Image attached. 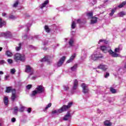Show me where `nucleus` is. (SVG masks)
Wrapping results in <instances>:
<instances>
[{
	"label": "nucleus",
	"mask_w": 126,
	"mask_h": 126,
	"mask_svg": "<svg viewBox=\"0 0 126 126\" xmlns=\"http://www.w3.org/2000/svg\"><path fill=\"white\" fill-rule=\"evenodd\" d=\"M117 8H118V7H115L114 9H112L111 10V12L109 14L110 16H113V15H114V13L116 12V10H117Z\"/></svg>",
	"instance_id": "24"
},
{
	"label": "nucleus",
	"mask_w": 126,
	"mask_h": 126,
	"mask_svg": "<svg viewBox=\"0 0 126 126\" xmlns=\"http://www.w3.org/2000/svg\"><path fill=\"white\" fill-rule=\"evenodd\" d=\"M97 68H100L102 70L105 71L107 70V69H108V66L106 65L100 64L97 66Z\"/></svg>",
	"instance_id": "12"
},
{
	"label": "nucleus",
	"mask_w": 126,
	"mask_h": 126,
	"mask_svg": "<svg viewBox=\"0 0 126 126\" xmlns=\"http://www.w3.org/2000/svg\"><path fill=\"white\" fill-rule=\"evenodd\" d=\"M76 27V24L75 21H73L71 24V28L72 29H74Z\"/></svg>",
	"instance_id": "33"
},
{
	"label": "nucleus",
	"mask_w": 126,
	"mask_h": 126,
	"mask_svg": "<svg viewBox=\"0 0 126 126\" xmlns=\"http://www.w3.org/2000/svg\"><path fill=\"white\" fill-rule=\"evenodd\" d=\"M95 60H98V59H99V58H102L101 57H96L95 56Z\"/></svg>",
	"instance_id": "55"
},
{
	"label": "nucleus",
	"mask_w": 126,
	"mask_h": 126,
	"mask_svg": "<svg viewBox=\"0 0 126 126\" xmlns=\"http://www.w3.org/2000/svg\"><path fill=\"white\" fill-rule=\"evenodd\" d=\"M63 112H64V110H63V107H62L60 109L52 111V114L53 115H55V114H56V115H59V114L63 113Z\"/></svg>",
	"instance_id": "6"
},
{
	"label": "nucleus",
	"mask_w": 126,
	"mask_h": 126,
	"mask_svg": "<svg viewBox=\"0 0 126 126\" xmlns=\"http://www.w3.org/2000/svg\"><path fill=\"white\" fill-rule=\"evenodd\" d=\"M63 88H64V90L65 91H66L69 89L68 86H64Z\"/></svg>",
	"instance_id": "47"
},
{
	"label": "nucleus",
	"mask_w": 126,
	"mask_h": 126,
	"mask_svg": "<svg viewBox=\"0 0 126 126\" xmlns=\"http://www.w3.org/2000/svg\"><path fill=\"white\" fill-rule=\"evenodd\" d=\"M120 70H122V69H120Z\"/></svg>",
	"instance_id": "64"
},
{
	"label": "nucleus",
	"mask_w": 126,
	"mask_h": 126,
	"mask_svg": "<svg viewBox=\"0 0 126 126\" xmlns=\"http://www.w3.org/2000/svg\"><path fill=\"white\" fill-rule=\"evenodd\" d=\"M12 91H13V90H12V88L11 87H8L6 88L5 92L7 93H10V92H12Z\"/></svg>",
	"instance_id": "25"
},
{
	"label": "nucleus",
	"mask_w": 126,
	"mask_h": 126,
	"mask_svg": "<svg viewBox=\"0 0 126 126\" xmlns=\"http://www.w3.org/2000/svg\"><path fill=\"white\" fill-rule=\"evenodd\" d=\"M48 3L49 0H45L43 3L40 5V8H41V9H43V8L45 7L46 5H47V4H48Z\"/></svg>",
	"instance_id": "16"
},
{
	"label": "nucleus",
	"mask_w": 126,
	"mask_h": 126,
	"mask_svg": "<svg viewBox=\"0 0 126 126\" xmlns=\"http://www.w3.org/2000/svg\"><path fill=\"white\" fill-rule=\"evenodd\" d=\"M21 46H22L21 43H19V46H17L16 47V50L17 51H20V50L21 49Z\"/></svg>",
	"instance_id": "34"
},
{
	"label": "nucleus",
	"mask_w": 126,
	"mask_h": 126,
	"mask_svg": "<svg viewBox=\"0 0 126 126\" xmlns=\"http://www.w3.org/2000/svg\"><path fill=\"white\" fill-rule=\"evenodd\" d=\"M78 86V81L77 79H75L74 82V85L73 87V90H75L77 89V86Z\"/></svg>",
	"instance_id": "15"
},
{
	"label": "nucleus",
	"mask_w": 126,
	"mask_h": 126,
	"mask_svg": "<svg viewBox=\"0 0 126 126\" xmlns=\"http://www.w3.org/2000/svg\"><path fill=\"white\" fill-rule=\"evenodd\" d=\"M104 76L105 78H107L108 77H109V76H110V73H109V72H106L105 74H104Z\"/></svg>",
	"instance_id": "38"
},
{
	"label": "nucleus",
	"mask_w": 126,
	"mask_h": 126,
	"mask_svg": "<svg viewBox=\"0 0 126 126\" xmlns=\"http://www.w3.org/2000/svg\"><path fill=\"white\" fill-rule=\"evenodd\" d=\"M126 4V1H123L122 3L119 4L117 7H119V8H122L125 6Z\"/></svg>",
	"instance_id": "21"
},
{
	"label": "nucleus",
	"mask_w": 126,
	"mask_h": 126,
	"mask_svg": "<svg viewBox=\"0 0 126 126\" xmlns=\"http://www.w3.org/2000/svg\"><path fill=\"white\" fill-rule=\"evenodd\" d=\"M26 38H27V35H25V36L23 37L24 39H26Z\"/></svg>",
	"instance_id": "56"
},
{
	"label": "nucleus",
	"mask_w": 126,
	"mask_h": 126,
	"mask_svg": "<svg viewBox=\"0 0 126 126\" xmlns=\"http://www.w3.org/2000/svg\"><path fill=\"white\" fill-rule=\"evenodd\" d=\"M68 44L70 47H73V44H74V39L73 38H71L70 39Z\"/></svg>",
	"instance_id": "17"
},
{
	"label": "nucleus",
	"mask_w": 126,
	"mask_h": 126,
	"mask_svg": "<svg viewBox=\"0 0 126 126\" xmlns=\"http://www.w3.org/2000/svg\"><path fill=\"white\" fill-rule=\"evenodd\" d=\"M2 16L6 17L7 14H6V13H2Z\"/></svg>",
	"instance_id": "51"
},
{
	"label": "nucleus",
	"mask_w": 126,
	"mask_h": 126,
	"mask_svg": "<svg viewBox=\"0 0 126 126\" xmlns=\"http://www.w3.org/2000/svg\"><path fill=\"white\" fill-rule=\"evenodd\" d=\"M81 87L83 88V92L84 94H87L89 92V89L88 86L84 83L82 84Z\"/></svg>",
	"instance_id": "5"
},
{
	"label": "nucleus",
	"mask_w": 126,
	"mask_h": 126,
	"mask_svg": "<svg viewBox=\"0 0 126 126\" xmlns=\"http://www.w3.org/2000/svg\"><path fill=\"white\" fill-rule=\"evenodd\" d=\"M26 87L27 89L29 90L30 89H31V88H32V85H28V86H27Z\"/></svg>",
	"instance_id": "46"
},
{
	"label": "nucleus",
	"mask_w": 126,
	"mask_h": 126,
	"mask_svg": "<svg viewBox=\"0 0 126 126\" xmlns=\"http://www.w3.org/2000/svg\"><path fill=\"white\" fill-rule=\"evenodd\" d=\"M52 106V103H49L46 107L45 108V109L43 110V111L45 112V111H46V110H48L49 108H50V107Z\"/></svg>",
	"instance_id": "35"
},
{
	"label": "nucleus",
	"mask_w": 126,
	"mask_h": 126,
	"mask_svg": "<svg viewBox=\"0 0 126 126\" xmlns=\"http://www.w3.org/2000/svg\"><path fill=\"white\" fill-rule=\"evenodd\" d=\"M34 38H35V39H39V35H36L34 36Z\"/></svg>",
	"instance_id": "53"
},
{
	"label": "nucleus",
	"mask_w": 126,
	"mask_h": 126,
	"mask_svg": "<svg viewBox=\"0 0 126 126\" xmlns=\"http://www.w3.org/2000/svg\"><path fill=\"white\" fill-rule=\"evenodd\" d=\"M16 71V70H15V68L11 69V70H10V73L11 74H14V73H15Z\"/></svg>",
	"instance_id": "39"
},
{
	"label": "nucleus",
	"mask_w": 126,
	"mask_h": 126,
	"mask_svg": "<svg viewBox=\"0 0 126 126\" xmlns=\"http://www.w3.org/2000/svg\"><path fill=\"white\" fill-rule=\"evenodd\" d=\"M77 21V23H78L79 24H80V25H81V24H83V22H82V21H81V20L80 19H78L76 20Z\"/></svg>",
	"instance_id": "41"
},
{
	"label": "nucleus",
	"mask_w": 126,
	"mask_h": 126,
	"mask_svg": "<svg viewBox=\"0 0 126 126\" xmlns=\"http://www.w3.org/2000/svg\"><path fill=\"white\" fill-rule=\"evenodd\" d=\"M37 94H38V93L35 91V90L32 92L31 94V97H35Z\"/></svg>",
	"instance_id": "27"
},
{
	"label": "nucleus",
	"mask_w": 126,
	"mask_h": 126,
	"mask_svg": "<svg viewBox=\"0 0 126 126\" xmlns=\"http://www.w3.org/2000/svg\"><path fill=\"white\" fill-rule=\"evenodd\" d=\"M97 22V17H95V23Z\"/></svg>",
	"instance_id": "58"
},
{
	"label": "nucleus",
	"mask_w": 126,
	"mask_h": 126,
	"mask_svg": "<svg viewBox=\"0 0 126 126\" xmlns=\"http://www.w3.org/2000/svg\"><path fill=\"white\" fill-rule=\"evenodd\" d=\"M0 126H1V124H0Z\"/></svg>",
	"instance_id": "63"
},
{
	"label": "nucleus",
	"mask_w": 126,
	"mask_h": 126,
	"mask_svg": "<svg viewBox=\"0 0 126 126\" xmlns=\"http://www.w3.org/2000/svg\"><path fill=\"white\" fill-rule=\"evenodd\" d=\"M97 113H101V111L99 109H97Z\"/></svg>",
	"instance_id": "57"
},
{
	"label": "nucleus",
	"mask_w": 126,
	"mask_h": 126,
	"mask_svg": "<svg viewBox=\"0 0 126 126\" xmlns=\"http://www.w3.org/2000/svg\"><path fill=\"white\" fill-rule=\"evenodd\" d=\"M64 40H65V42H66V41H67V38H65Z\"/></svg>",
	"instance_id": "61"
},
{
	"label": "nucleus",
	"mask_w": 126,
	"mask_h": 126,
	"mask_svg": "<svg viewBox=\"0 0 126 126\" xmlns=\"http://www.w3.org/2000/svg\"><path fill=\"white\" fill-rule=\"evenodd\" d=\"M110 92H112L113 94H114V93H116V89H115L113 88H110Z\"/></svg>",
	"instance_id": "40"
},
{
	"label": "nucleus",
	"mask_w": 126,
	"mask_h": 126,
	"mask_svg": "<svg viewBox=\"0 0 126 126\" xmlns=\"http://www.w3.org/2000/svg\"><path fill=\"white\" fill-rule=\"evenodd\" d=\"M18 3H19V1L17 0L13 5V7H17V6L18 5Z\"/></svg>",
	"instance_id": "36"
},
{
	"label": "nucleus",
	"mask_w": 126,
	"mask_h": 126,
	"mask_svg": "<svg viewBox=\"0 0 126 126\" xmlns=\"http://www.w3.org/2000/svg\"><path fill=\"white\" fill-rule=\"evenodd\" d=\"M69 119H71V115L70 114V112L69 111L67 112L66 114L64 116L63 118V121H68Z\"/></svg>",
	"instance_id": "11"
},
{
	"label": "nucleus",
	"mask_w": 126,
	"mask_h": 126,
	"mask_svg": "<svg viewBox=\"0 0 126 126\" xmlns=\"http://www.w3.org/2000/svg\"><path fill=\"white\" fill-rule=\"evenodd\" d=\"M90 59L92 61H94V62L95 61V54H93L90 57Z\"/></svg>",
	"instance_id": "37"
},
{
	"label": "nucleus",
	"mask_w": 126,
	"mask_h": 126,
	"mask_svg": "<svg viewBox=\"0 0 126 126\" xmlns=\"http://www.w3.org/2000/svg\"><path fill=\"white\" fill-rule=\"evenodd\" d=\"M7 62H8V63L11 64L12 63H13V61H12V59H8L7 60Z\"/></svg>",
	"instance_id": "44"
},
{
	"label": "nucleus",
	"mask_w": 126,
	"mask_h": 126,
	"mask_svg": "<svg viewBox=\"0 0 126 126\" xmlns=\"http://www.w3.org/2000/svg\"><path fill=\"white\" fill-rule=\"evenodd\" d=\"M37 78V76H34L32 78V79H36Z\"/></svg>",
	"instance_id": "52"
},
{
	"label": "nucleus",
	"mask_w": 126,
	"mask_h": 126,
	"mask_svg": "<svg viewBox=\"0 0 126 126\" xmlns=\"http://www.w3.org/2000/svg\"><path fill=\"white\" fill-rule=\"evenodd\" d=\"M0 37H5V38H9L11 36L10 32H1L0 34Z\"/></svg>",
	"instance_id": "7"
},
{
	"label": "nucleus",
	"mask_w": 126,
	"mask_h": 126,
	"mask_svg": "<svg viewBox=\"0 0 126 126\" xmlns=\"http://www.w3.org/2000/svg\"><path fill=\"white\" fill-rule=\"evenodd\" d=\"M5 54L7 56V57H12V53H11L9 50H7L5 52Z\"/></svg>",
	"instance_id": "30"
},
{
	"label": "nucleus",
	"mask_w": 126,
	"mask_h": 126,
	"mask_svg": "<svg viewBox=\"0 0 126 126\" xmlns=\"http://www.w3.org/2000/svg\"><path fill=\"white\" fill-rule=\"evenodd\" d=\"M35 91L38 94H41L45 92V88L42 85H39L37 86Z\"/></svg>",
	"instance_id": "4"
},
{
	"label": "nucleus",
	"mask_w": 126,
	"mask_h": 126,
	"mask_svg": "<svg viewBox=\"0 0 126 126\" xmlns=\"http://www.w3.org/2000/svg\"><path fill=\"white\" fill-rule=\"evenodd\" d=\"M8 77H9V76H5V80H7V78H8Z\"/></svg>",
	"instance_id": "54"
},
{
	"label": "nucleus",
	"mask_w": 126,
	"mask_h": 126,
	"mask_svg": "<svg viewBox=\"0 0 126 126\" xmlns=\"http://www.w3.org/2000/svg\"><path fill=\"white\" fill-rule=\"evenodd\" d=\"M44 29H45L46 32H47V33H50V32L51 31V29H50V28H49V27L48 26H45Z\"/></svg>",
	"instance_id": "31"
},
{
	"label": "nucleus",
	"mask_w": 126,
	"mask_h": 126,
	"mask_svg": "<svg viewBox=\"0 0 126 126\" xmlns=\"http://www.w3.org/2000/svg\"><path fill=\"white\" fill-rule=\"evenodd\" d=\"M24 111V107L23 106L21 107V108L19 110V112H22Z\"/></svg>",
	"instance_id": "45"
},
{
	"label": "nucleus",
	"mask_w": 126,
	"mask_h": 126,
	"mask_svg": "<svg viewBox=\"0 0 126 126\" xmlns=\"http://www.w3.org/2000/svg\"><path fill=\"white\" fill-rule=\"evenodd\" d=\"M122 50H123V48H122L121 46H119L118 48H115L114 53H115V54H117V53H120V51H122Z\"/></svg>",
	"instance_id": "19"
},
{
	"label": "nucleus",
	"mask_w": 126,
	"mask_h": 126,
	"mask_svg": "<svg viewBox=\"0 0 126 126\" xmlns=\"http://www.w3.org/2000/svg\"><path fill=\"white\" fill-rule=\"evenodd\" d=\"M3 63H5V61H4V60H1L0 61V64H3Z\"/></svg>",
	"instance_id": "48"
},
{
	"label": "nucleus",
	"mask_w": 126,
	"mask_h": 126,
	"mask_svg": "<svg viewBox=\"0 0 126 126\" xmlns=\"http://www.w3.org/2000/svg\"><path fill=\"white\" fill-rule=\"evenodd\" d=\"M31 111H32V109L31 108H29L27 109V111L28 112V113H31Z\"/></svg>",
	"instance_id": "49"
},
{
	"label": "nucleus",
	"mask_w": 126,
	"mask_h": 126,
	"mask_svg": "<svg viewBox=\"0 0 126 126\" xmlns=\"http://www.w3.org/2000/svg\"><path fill=\"white\" fill-rule=\"evenodd\" d=\"M102 42H103L105 44H107V41H106V40H104V39H100L98 42V44H100V43H101Z\"/></svg>",
	"instance_id": "42"
},
{
	"label": "nucleus",
	"mask_w": 126,
	"mask_h": 126,
	"mask_svg": "<svg viewBox=\"0 0 126 126\" xmlns=\"http://www.w3.org/2000/svg\"><path fill=\"white\" fill-rule=\"evenodd\" d=\"M16 92L15 89L12 91V96L11 97L12 101H14L15 100V98H16Z\"/></svg>",
	"instance_id": "13"
},
{
	"label": "nucleus",
	"mask_w": 126,
	"mask_h": 126,
	"mask_svg": "<svg viewBox=\"0 0 126 126\" xmlns=\"http://www.w3.org/2000/svg\"><path fill=\"white\" fill-rule=\"evenodd\" d=\"M4 104L7 105L8 104V98L7 96H5L3 98Z\"/></svg>",
	"instance_id": "28"
},
{
	"label": "nucleus",
	"mask_w": 126,
	"mask_h": 126,
	"mask_svg": "<svg viewBox=\"0 0 126 126\" xmlns=\"http://www.w3.org/2000/svg\"><path fill=\"white\" fill-rule=\"evenodd\" d=\"M118 15L120 17H123V16H124V15H126V12L124 11L120 12L119 13Z\"/></svg>",
	"instance_id": "32"
},
{
	"label": "nucleus",
	"mask_w": 126,
	"mask_h": 126,
	"mask_svg": "<svg viewBox=\"0 0 126 126\" xmlns=\"http://www.w3.org/2000/svg\"><path fill=\"white\" fill-rule=\"evenodd\" d=\"M64 61H65V57L63 56L62 58H61L57 63V66L60 67V66H62L63 65V63H64Z\"/></svg>",
	"instance_id": "9"
},
{
	"label": "nucleus",
	"mask_w": 126,
	"mask_h": 126,
	"mask_svg": "<svg viewBox=\"0 0 126 126\" xmlns=\"http://www.w3.org/2000/svg\"><path fill=\"white\" fill-rule=\"evenodd\" d=\"M14 59L15 62H18V61H21V62H24L26 58H25V55L24 54H20L19 53H16L14 57Z\"/></svg>",
	"instance_id": "2"
},
{
	"label": "nucleus",
	"mask_w": 126,
	"mask_h": 126,
	"mask_svg": "<svg viewBox=\"0 0 126 126\" xmlns=\"http://www.w3.org/2000/svg\"><path fill=\"white\" fill-rule=\"evenodd\" d=\"M72 102H70L67 105H63L62 106V108H63V110H64V112H65V111H66L68 109H69V108H70L71 107V106H72Z\"/></svg>",
	"instance_id": "10"
},
{
	"label": "nucleus",
	"mask_w": 126,
	"mask_h": 126,
	"mask_svg": "<svg viewBox=\"0 0 126 126\" xmlns=\"http://www.w3.org/2000/svg\"><path fill=\"white\" fill-rule=\"evenodd\" d=\"M41 63H44V62H47L48 64H50L51 63L50 62V59L48 58V57L46 56L45 58H43L41 60Z\"/></svg>",
	"instance_id": "14"
},
{
	"label": "nucleus",
	"mask_w": 126,
	"mask_h": 126,
	"mask_svg": "<svg viewBox=\"0 0 126 126\" xmlns=\"http://www.w3.org/2000/svg\"><path fill=\"white\" fill-rule=\"evenodd\" d=\"M100 50L103 52V53H109V55H111L113 58H118L121 57L120 54L115 53L111 50V48L107 47L105 46H101L100 47Z\"/></svg>",
	"instance_id": "1"
},
{
	"label": "nucleus",
	"mask_w": 126,
	"mask_h": 126,
	"mask_svg": "<svg viewBox=\"0 0 126 126\" xmlns=\"http://www.w3.org/2000/svg\"><path fill=\"white\" fill-rule=\"evenodd\" d=\"M104 125L105 126H112V123L110 122V121L106 120L104 121Z\"/></svg>",
	"instance_id": "22"
},
{
	"label": "nucleus",
	"mask_w": 126,
	"mask_h": 126,
	"mask_svg": "<svg viewBox=\"0 0 126 126\" xmlns=\"http://www.w3.org/2000/svg\"><path fill=\"white\" fill-rule=\"evenodd\" d=\"M0 74H3V72L0 71Z\"/></svg>",
	"instance_id": "59"
},
{
	"label": "nucleus",
	"mask_w": 126,
	"mask_h": 126,
	"mask_svg": "<svg viewBox=\"0 0 126 126\" xmlns=\"http://www.w3.org/2000/svg\"><path fill=\"white\" fill-rule=\"evenodd\" d=\"M15 121H16V120L15 119V118H12L11 119L12 123H15Z\"/></svg>",
	"instance_id": "50"
},
{
	"label": "nucleus",
	"mask_w": 126,
	"mask_h": 126,
	"mask_svg": "<svg viewBox=\"0 0 126 126\" xmlns=\"http://www.w3.org/2000/svg\"><path fill=\"white\" fill-rule=\"evenodd\" d=\"M75 54H74L73 55H72L69 60H68L67 61V63H71V62H72L73 61V60H74V58H75Z\"/></svg>",
	"instance_id": "18"
},
{
	"label": "nucleus",
	"mask_w": 126,
	"mask_h": 126,
	"mask_svg": "<svg viewBox=\"0 0 126 126\" xmlns=\"http://www.w3.org/2000/svg\"><path fill=\"white\" fill-rule=\"evenodd\" d=\"M77 64H74L72 67L70 68V69L72 71H76L77 69Z\"/></svg>",
	"instance_id": "20"
},
{
	"label": "nucleus",
	"mask_w": 126,
	"mask_h": 126,
	"mask_svg": "<svg viewBox=\"0 0 126 126\" xmlns=\"http://www.w3.org/2000/svg\"><path fill=\"white\" fill-rule=\"evenodd\" d=\"M44 45H47V43H44Z\"/></svg>",
	"instance_id": "62"
},
{
	"label": "nucleus",
	"mask_w": 126,
	"mask_h": 126,
	"mask_svg": "<svg viewBox=\"0 0 126 126\" xmlns=\"http://www.w3.org/2000/svg\"><path fill=\"white\" fill-rule=\"evenodd\" d=\"M2 51V47H0V52H1Z\"/></svg>",
	"instance_id": "60"
},
{
	"label": "nucleus",
	"mask_w": 126,
	"mask_h": 126,
	"mask_svg": "<svg viewBox=\"0 0 126 126\" xmlns=\"http://www.w3.org/2000/svg\"><path fill=\"white\" fill-rule=\"evenodd\" d=\"M87 16L88 17L89 19L91 20V24H95V17H93V12H90L87 13Z\"/></svg>",
	"instance_id": "3"
},
{
	"label": "nucleus",
	"mask_w": 126,
	"mask_h": 126,
	"mask_svg": "<svg viewBox=\"0 0 126 126\" xmlns=\"http://www.w3.org/2000/svg\"><path fill=\"white\" fill-rule=\"evenodd\" d=\"M4 25H5V22L4 21H2L1 18H0V28H1V27Z\"/></svg>",
	"instance_id": "26"
},
{
	"label": "nucleus",
	"mask_w": 126,
	"mask_h": 126,
	"mask_svg": "<svg viewBox=\"0 0 126 126\" xmlns=\"http://www.w3.org/2000/svg\"><path fill=\"white\" fill-rule=\"evenodd\" d=\"M18 107L17 106H16L14 108V111H13V114L14 115H17V113L18 112Z\"/></svg>",
	"instance_id": "29"
},
{
	"label": "nucleus",
	"mask_w": 126,
	"mask_h": 126,
	"mask_svg": "<svg viewBox=\"0 0 126 126\" xmlns=\"http://www.w3.org/2000/svg\"><path fill=\"white\" fill-rule=\"evenodd\" d=\"M25 72H27L28 73L32 72V73H33L34 72V69L30 66V65H26Z\"/></svg>",
	"instance_id": "8"
},
{
	"label": "nucleus",
	"mask_w": 126,
	"mask_h": 126,
	"mask_svg": "<svg viewBox=\"0 0 126 126\" xmlns=\"http://www.w3.org/2000/svg\"><path fill=\"white\" fill-rule=\"evenodd\" d=\"M32 25L31 24H27V32H28V31H29V27H31V26H32Z\"/></svg>",
	"instance_id": "43"
},
{
	"label": "nucleus",
	"mask_w": 126,
	"mask_h": 126,
	"mask_svg": "<svg viewBox=\"0 0 126 126\" xmlns=\"http://www.w3.org/2000/svg\"><path fill=\"white\" fill-rule=\"evenodd\" d=\"M17 17L11 14L9 15L8 19H11L12 20H14V19H16Z\"/></svg>",
	"instance_id": "23"
}]
</instances>
